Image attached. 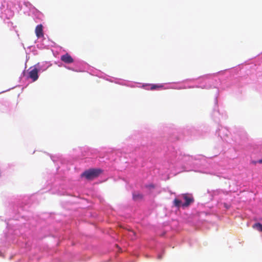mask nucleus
I'll use <instances>...</instances> for the list:
<instances>
[{"instance_id": "obj_1", "label": "nucleus", "mask_w": 262, "mask_h": 262, "mask_svg": "<svg viewBox=\"0 0 262 262\" xmlns=\"http://www.w3.org/2000/svg\"><path fill=\"white\" fill-rule=\"evenodd\" d=\"M101 170L98 169H90L85 171L81 174V177H85L88 180H93L98 177Z\"/></svg>"}, {"instance_id": "obj_2", "label": "nucleus", "mask_w": 262, "mask_h": 262, "mask_svg": "<svg viewBox=\"0 0 262 262\" xmlns=\"http://www.w3.org/2000/svg\"><path fill=\"white\" fill-rule=\"evenodd\" d=\"M182 198L185 200V203L182 204V207H185L189 206L193 203L194 199L192 194L189 193H184L182 194Z\"/></svg>"}, {"instance_id": "obj_3", "label": "nucleus", "mask_w": 262, "mask_h": 262, "mask_svg": "<svg viewBox=\"0 0 262 262\" xmlns=\"http://www.w3.org/2000/svg\"><path fill=\"white\" fill-rule=\"evenodd\" d=\"M60 59L62 61L66 63H71L74 62L73 58L68 53L62 55L60 57Z\"/></svg>"}, {"instance_id": "obj_4", "label": "nucleus", "mask_w": 262, "mask_h": 262, "mask_svg": "<svg viewBox=\"0 0 262 262\" xmlns=\"http://www.w3.org/2000/svg\"><path fill=\"white\" fill-rule=\"evenodd\" d=\"M38 71L36 68H34L29 72V76L33 81H35L38 78Z\"/></svg>"}, {"instance_id": "obj_5", "label": "nucleus", "mask_w": 262, "mask_h": 262, "mask_svg": "<svg viewBox=\"0 0 262 262\" xmlns=\"http://www.w3.org/2000/svg\"><path fill=\"white\" fill-rule=\"evenodd\" d=\"M42 26L41 25H37L35 28V34L38 38L43 36Z\"/></svg>"}, {"instance_id": "obj_6", "label": "nucleus", "mask_w": 262, "mask_h": 262, "mask_svg": "<svg viewBox=\"0 0 262 262\" xmlns=\"http://www.w3.org/2000/svg\"><path fill=\"white\" fill-rule=\"evenodd\" d=\"M133 197L134 200L137 201L142 199L143 195L139 192H135L133 194Z\"/></svg>"}, {"instance_id": "obj_7", "label": "nucleus", "mask_w": 262, "mask_h": 262, "mask_svg": "<svg viewBox=\"0 0 262 262\" xmlns=\"http://www.w3.org/2000/svg\"><path fill=\"white\" fill-rule=\"evenodd\" d=\"M173 204L175 207L179 208L181 206H182V203L181 200L176 198L173 202Z\"/></svg>"}, {"instance_id": "obj_8", "label": "nucleus", "mask_w": 262, "mask_h": 262, "mask_svg": "<svg viewBox=\"0 0 262 262\" xmlns=\"http://www.w3.org/2000/svg\"><path fill=\"white\" fill-rule=\"evenodd\" d=\"M254 228H256L258 230L262 232V225L260 223H256L253 226Z\"/></svg>"}, {"instance_id": "obj_9", "label": "nucleus", "mask_w": 262, "mask_h": 262, "mask_svg": "<svg viewBox=\"0 0 262 262\" xmlns=\"http://www.w3.org/2000/svg\"><path fill=\"white\" fill-rule=\"evenodd\" d=\"M162 87H163L162 85L153 84V85H151L150 89L151 90H155L156 89L161 88H162Z\"/></svg>"}, {"instance_id": "obj_10", "label": "nucleus", "mask_w": 262, "mask_h": 262, "mask_svg": "<svg viewBox=\"0 0 262 262\" xmlns=\"http://www.w3.org/2000/svg\"><path fill=\"white\" fill-rule=\"evenodd\" d=\"M146 187L148 188L149 189H151V188H154L155 186L153 184H150V185H147Z\"/></svg>"}, {"instance_id": "obj_11", "label": "nucleus", "mask_w": 262, "mask_h": 262, "mask_svg": "<svg viewBox=\"0 0 262 262\" xmlns=\"http://www.w3.org/2000/svg\"><path fill=\"white\" fill-rule=\"evenodd\" d=\"M257 162L259 164H262V159H259V160L257 161Z\"/></svg>"}, {"instance_id": "obj_12", "label": "nucleus", "mask_w": 262, "mask_h": 262, "mask_svg": "<svg viewBox=\"0 0 262 262\" xmlns=\"http://www.w3.org/2000/svg\"><path fill=\"white\" fill-rule=\"evenodd\" d=\"M130 233H131L132 234H133V235H135V232L134 231H130Z\"/></svg>"}, {"instance_id": "obj_13", "label": "nucleus", "mask_w": 262, "mask_h": 262, "mask_svg": "<svg viewBox=\"0 0 262 262\" xmlns=\"http://www.w3.org/2000/svg\"><path fill=\"white\" fill-rule=\"evenodd\" d=\"M158 258L159 259H161L162 258V256L161 255H159L158 256Z\"/></svg>"}, {"instance_id": "obj_14", "label": "nucleus", "mask_w": 262, "mask_h": 262, "mask_svg": "<svg viewBox=\"0 0 262 262\" xmlns=\"http://www.w3.org/2000/svg\"><path fill=\"white\" fill-rule=\"evenodd\" d=\"M256 163H258L257 161V162H253V163H254V164H256Z\"/></svg>"}]
</instances>
